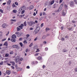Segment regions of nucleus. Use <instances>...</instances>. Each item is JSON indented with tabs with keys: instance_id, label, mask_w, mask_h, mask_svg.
<instances>
[{
	"instance_id": "obj_1",
	"label": "nucleus",
	"mask_w": 77,
	"mask_h": 77,
	"mask_svg": "<svg viewBox=\"0 0 77 77\" xmlns=\"http://www.w3.org/2000/svg\"><path fill=\"white\" fill-rule=\"evenodd\" d=\"M15 61L16 63H17L18 62L19 63H20V57L17 56L15 59Z\"/></svg>"
},
{
	"instance_id": "obj_2",
	"label": "nucleus",
	"mask_w": 77,
	"mask_h": 77,
	"mask_svg": "<svg viewBox=\"0 0 77 77\" xmlns=\"http://www.w3.org/2000/svg\"><path fill=\"white\" fill-rule=\"evenodd\" d=\"M62 9V6H60L59 9L55 11V12H60Z\"/></svg>"
},
{
	"instance_id": "obj_3",
	"label": "nucleus",
	"mask_w": 77,
	"mask_h": 77,
	"mask_svg": "<svg viewBox=\"0 0 77 77\" xmlns=\"http://www.w3.org/2000/svg\"><path fill=\"white\" fill-rule=\"evenodd\" d=\"M12 47L13 48H17V49H19V48H20V47L17 45H13Z\"/></svg>"
},
{
	"instance_id": "obj_4",
	"label": "nucleus",
	"mask_w": 77,
	"mask_h": 77,
	"mask_svg": "<svg viewBox=\"0 0 77 77\" xmlns=\"http://www.w3.org/2000/svg\"><path fill=\"white\" fill-rule=\"evenodd\" d=\"M35 24V22H30L29 23V26H31L33 25V24Z\"/></svg>"
},
{
	"instance_id": "obj_5",
	"label": "nucleus",
	"mask_w": 77,
	"mask_h": 77,
	"mask_svg": "<svg viewBox=\"0 0 77 77\" xmlns=\"http://www.w3.org/2000/svg\"><path fill=\"white\" fill-rule=\"evenodd\" d=\"M74 3L73 2H70V5L71 7H73L74 6Z\"/></svg>"
},
{
	"instance_id": "obj_6",
	"label": "nucleus",
	"mask_w": 77,
	"mask_h": 77,
	"mask_svg": "<svg viewBox=\"0 0 77 77\" xmlns=\"http://www.w3.org/2000/svg\"><path fill=\"white\" fill-rule=\"evenodd\" d=\"M16 35L17 36V37H20L21 36V33H19L18 32L16 33Z\"/></svg>"
},
{
	"instance_id": "obj_7",
	"label": "nucleus",
	"mask_w": 77,
	"mask_h": 77,
	"mask_svg": "<svg viewBox=\"0 0 77 77\" xmlns=\"http://www.w3.org/2000/svg\"><path fill=\"white\" fill-rule=\"evenodd\" d=\"M38 59L39 60H42V57L39 56L38 57Z\"/></svg>"
},
{
	"instance_id": "obj_8",
	"label": "nucleus",
	"mask_w": 77,
	"mask_h": 77,
	"mask_svg": "<svg viewBox=\"0 0 77 77\" xmlns=\"http://www.w3.org/2000/svg\"><path fill=\"white\" fill-rule=\"evenodd\" d=\"M11 41L13 42H15L16 41V40L15 38H12Z\"/></svg>"
},
{
	"instance_id": "obj_9",
	"label": "nucleus",
	"mask_w": 77,
	"mask_h": 77,
	"mask_svg": "<svg viewBox=\"0 0 77 77\" xmlns=\"http://www.w3.org/2000/svg\"><path fill=\"white\" fill-rule=\"evenodd\" d=\"M2 27H3V28H4V29L6 28V24L5 23L3 24L2 25Z\"/></svg>"
},
{
	"instance_id": "obj_10",
	"label": "nucleus",
	"mask_w": 77,
	"mask_h": 77,
	"mask_svg": "<svg viewBox=\"0 0 77 77\" xmlns=\"http://www.w3.org/2000/svg\"><path fill=\"white\" fill-rule=\"evenodd\" d=\"M6 74H8V75H9L10 74H11V71L8 70V71H7L6 72Z\"/></svg>"
},
{
	"instance_id": "obj_11",
	"label": "nucleus",
	"mask_w": 77,
	"mask_h": 77,
	"mask_svg": "<svg viewBox=\"0 0 77 77\" xmlns=\"http://www.w3.org/2000/svg\"><path fill=\"white\" fill-rule=\"evenodd\" d=\"M10 63H12V65H13V66H15V62L14 61H11L10 62Z\"/></svg>"
},
{
	"instance_id": "obj_12",
	"label": "nucleus",
	"mask_w": 77,
	"mask_h": 77,
	"mask_svg": "<svg viewBox=\"0 0 77 77\" xmlns=\"http://www.w3.org/2000/svg\"><path fill=\"white\" fill-rule=\"evenodd\" d=\"M76 20H75L74 19H73V20H72V23H75L76 22L77 23V19Z\"/></svg>"
},
{
	"instance_id": "obj_13",
	"label": "nucleus",
	"mask_w": 77,
	"mask_h": 77,
	"mask_svg": "<svg viewBox=\"0 0 77 77\" xmlns=\"http://www.w3.org/2000/svg\"><path fill=\"white\" fill-rule=\"evenodd\" d=\"M11 3V0H9L7 2V3L8 5H10Z\"/></svg>"
},
{
	"instance_id": "obj_14",
	"label": "nucleus",
	"mask_w": 77,
	"mask_h": 77,
	"mask_svg": "<svg viewBox=\"0 0 77 77\" xmlns=\"http://www.w3.org/2000/svg\"><path fill=\"white\" fill-rule=\"evenodd\" d=\"M62 14L63 16H65V15H66V13L65 12V11H63L62 13Z\"/></svg>"
},
{
	"instance_id": "obj_15",
	"label": "nucleus",
	"mask_w": 77,
	"mask_h": 77,
	"mask_svg": "<svg viewBox=\"0 0 77 77\" xmlns=\"http://www.w3.org/2000/svg\"><path fill=\"white\" fill-rule=\"evenodd\" d=\"M22 60H23V58H21L20 59L19 58V64H20V65L21 63V61H22Z\"/></svg>"
},
{
	"instance_id": "obj_16",
	"label": "nucleus",
	"mask_w": 77,
	"mask_h": 77,
	"mask_svg": "<svg viewBox=\"0 0 77 77\" xmlns=\"http://www.w3.org/2000/svg\"><path fill=\"white\" fill-rule=\"evenodd\" d=\"M36 30H37L38 31H39L40 30V27H38L36 28V29H35Z\"/></svg>"
},
{
	"instance_id": "obj_17",
	"label": "nucleus",
	"mask_w": 77,
	"mask_h": 77,
	"mask_svg": "<svg viewBox=\"0 0 77 77\" xmlns=\"http://www.w3.org/2000/svg\"><path fill=\"white\" fill-rule=\"evenodd\" d=\"M16 37L17 36L14 34L12 36V38H14L15 39V38H16Z\"/></svg>"
},
{
	"instance_id": "obj_18",
	"label": "nucleus",
	"mask_w": 77,
	"mask_h": 77,
	"mask_svg": "<svg viewBox=\"0 0 77 77\" xmlns=\"http://www.w3.org/2000/svg\"><path fill=\"white\" fill-rule=\"evenodd\" d=\"M33 6L32 5H31L29 7V10H32V9H33Z\"/></svg>"
},
{
	"instance_id": "obj_19",
	"label": "nucleus",
	"mask_w": 77,
	"mask_h": 77,
	"mask_svg": "<svg viewBox=\"0 0 77 77\" xmlns=\"http://www.w3.org/2000/svg\"><path fill=\"white\" fill-rule=\"evenodd\" d=\"M68 29L69 31H71V30L72 31V27L68 28Z\"/></svg>"
},
{
	"instance_id": "obj_20",
	"label": "nucleus",
	"mask_w": 77,
	"mask_h": 77,
	"mask_svg": "<svg viewBox=\"0 0 77 77\" xmlns=\"http://www.w3.org/2000/svg\"><path fill=\"white\" fill-rule=\"evenodd\" d=\"M63 52H64V53H65L67 51V50L65 49H63L62 50Z\"/></svg>"
},
{
	"instance_id": "obj_21",
	"label": "nucleus",
	"mask_w": 77,
	"mask_h": 77,
	"mask_svg": "<svg viewBox=\"0 0 77 77\" xmlns=\"http://www.w3.org/2000/svg\"><path fill=\"white\" fill-rule=\"evenodd\" d=\"M39 32L38 31L35 29L34 31V32L35 33V34H36Z\"/></svg>"
},
{
	"instance_id": "obj_22",
	"label": "nucleus",
	"mask_w": 77,
	"mask_h": 77,
	"mask_svg": "<svg viewBox=\"0 0 77 77\" xmlns=\"http://www.w3.org/2000/svg\"><path fill=\"white\" fill-rule=\"evenodd\" d=\"M4 45H6V47H7L8 46V42H5L4 44Z\"/></svg>"
},
{
	"instance_id": "obj_23",
	"label": "nucleus",
	"mask_w": 77,
	"mask_h": 77,
	"mask_svg": "<svg viewBox=\"0 0 77 77\" xmlns=\"http://www.w3.org/2000/svg\"><path fill=\"white\" fill-rule=\"evenodd\" d=\"M46 38V36L43 35L42 37V39H45Z\"/></svg>"
},
{
	"instance_id": "obj_24",
	"label": "nucleus",
	"mask_w": 77,
	"mask_h": 77,
	"mask_svg": "<svg viewBox=\"0 0 77 77\" xmlns=\"http://www.w3.org/2000/svg\"><path fill=\"white\" fill-rule=\"evenodd\" d=\"M64 7L66 9H67V8H68V6L66 4L64 5Z\"/></svg>"
},
{
	"instance_id": "obj_25",
	"label": "nucleus",
	"mask_w": 77,
	"mask_h": 77,
	"mask_svg": "<svg viewBox=\"0 0 77 77\" xmlns=\"http://www.w3.org/2000/svg\"><path fill=\"white\" fill-rule=\"evenodd\" d=\"M9 54H6L5 55V56L7 57H8V56H9Z\"/></svg>"
},
{
	"instance_id": "obj_26",
	"label": "nucleus",
	"mask_w": 77,
	"mask_h": 77,
	"mask_svg": "<svg viewBox=\"0 0 77 77\" xmlns=\"http://www.w3.org/2000/svg\"><path fill=\"white\" fill-rule=\"evenodd\" d=\"M12 74H15V75L17 74V72H15L14 71H12Z\"/></svg>"
},
{
	"instance_id": "obj_27",
	"label": "nucleus",
	"mask_w": 77,
	"mask_h": 77,
	"mask_svg": "<svg viewBox=\"0 0 77 77\" xmlns=\"http://www.w3.org/2000/svg\"><path fill=\"white\" fill-rule=\"evenodd\" d=\"M64 37L65 39H68V38H69L68 36L67 35L64 36Z\"/></svg>"
},
{
	"instance_id": "obj_28",
	"label": "nucleus",
	"mask_w": 77,
	"mask_h": 77,
	"mask_svg": "<svg viewBox=\"0 0 77 77\" xmlns=\"http://www.w3.org/2000/svg\"><path fill=\"white\" fill-rule=\"evenodd\" d=\"M17 69H18V71H21L22 70V68H17Z\"/></svg>"
},
{
	"instance_id": "obj_29",
	"label": "nucleus",
	"mask_w": 77,
	"mask_h": 77,
	"mask_svg": "<svg viewBox=\"0 0 77 77\" xmlns=\"http://www.w3.org/2000/svg\"><path fill=\"white\" fill-rule=\"evenodd\" d=\"M13 12H14V13H17V10H14L13 11Z\"/></svg>"
},
{
	"instance_id": "obj_30",
	"label": "nucleus",
	"mask_w": 77,
	"mask_h": 77,
	"mask_svg": "<svg viewBox=\"0 0 77 77\" xmlns=\"http://www.w3.org/2000/svg\"><path fill=\"white\" fill-rule=\"evenodd\" d=\"M32 45H33V43H31L29 45V47H31Z\"/></svg>"
},
{
	"instance_id": "obj_31",
	"label": "nucleus",
	"mask_w": 77,
	"mask_h": 77,
	"mask_svg": "<svg viewBox=\"0 0 77 77\" xmlns=\"http://www.w3.org/2000/svg\"><path fill=\"white\" fill-rule=\"evenodd\" d=\"M12 7L13 8H15L16 7V5H15L14 4H13Z\"/></svg>"
},
{
	"instance_id": "obj_32",
	"label": "nucleus",
	"mask_w": 77,
	"mask_h": 77,
	"mask_svg": "<svg viewBox=\"0 0 77 77\" xmlns=\"http://www.w3.org/2000/svg\"><path fill=\"white\" fill-rule=\"evenodd\" d=\"M17 31H20V30H21V29L19 27H17Z\"/></svg>"
},
{
	"instance_id": "obj_33",
	"label": "nucleus",
	"mask_w": 77,
	"mask_h": 77,
	"mask_svg": "<svg viewBox=\"0 0 77 77\" xmlns=\"http://www.w3.org/2000/svg\"><path fill=\"white\" fill-rule=\"evenodd\" d=\"M24 26H27V24H26V21L24 22Z\"/></svg>"
},
{
	"instance_id": "obj_34",
	"label": "nucleus",
	"mask_w": 77,
	"mask_h": 77,
	"mask_svg": "<svg viewBox=\"0 0 77 77\" xmlns=\"http://www.w3.org/2000/svg\"><path fill=\"white\" fill-rule=\"evenodd\" d=\"M5 53V51L2 50L1 51V53H2V54H3Z\"/></svg>"
},
{
	"instance_id": "obj_35",
	"label": "nucleus",
	"mask_w": 77,
	"mask_h": 77,
	"mask_svg": "<svg viewBox=\"0 0 77 77\" xmlns=\"http://www.w3.org/2000/svg\"><path fill=\"white\" fill-rule=\"evenodd\" d=\"M24 44H27V42L26 41V40H25L23 41Z\"/></svg>"
},
{
	"instance_id": "obj_36",
	"label": "nucleus",
	"mask_w": 77,
	"mask_h": 77,
	"mask_svg": "<svg viewBox=\"0 0 77 77\" xmlns=\"http://www.w3.org/2000/svg\"><path fill=\"white\" fill-rule=\"evenodd\" d=\"M15 4L17 6H18V2H15Z\"/></svg>"
},
{
	"instance_id": "obj_37",
	"label": "nucleus",
	"mask_w": 77,
	"mask_h": 77,
	"mask_svg": "<svg viewBox=\"0 0 77 77\" xmlns=\"http://www.w3.org/2000/svg\"><path fill=\"white\" fill-rule=\"evenodd\" d=\"M54 1H51V5H53V3H54Z\"/></svg>"
},
{
	"instance_id": "obj_38",
	"label": "nucleus",
	"mask_w": 77,
	"mask_h": 77,
	"mask_svg": "<svg viewBox=\"0 0 77 77\" xmlns=\"http://www.w3.org/2000/svg\"><path fill=\"white\" fill-rule=\"evenodd\" d=\"M11 21H14V22H15V21H16V20L12 19V20H11Z\"/></svg>"
},
{
	"instance_id": "obj_39",
	"label": "nucleus",
	"mask_w": 77,
	"mask_h": 77,
	"mask_svg": "<svg viewBox=\"0 0 77 77\" xmlns=\"http://www.w3.org/2000/svg\"><path fill=\"white\" fill-rule=\"evenodd\" d=\"M25 10H23L21 12V14H24V12H25Z\"/></svg>"
},
{
	"instance_id": "obj_40",
	"label": "nucleus",
	"mask_w": 77,
	"mask_h": 77,
	"mask_svg": "<svg viewBox=\"0 0 77 77\" xmlns=\"http://www.w3.org/2000/svg\"><path fill=\"white\" fill-rule=\"evenodd\" d=\"M43 44H47V42L46 41H44L43 42Z\"/></svg>"
},
{
	"instance_id": "obj_41",
	"label": "nucleus",
	"mask_w": 77,
	"mask_h": 77,
	"mask_svg": "<svg viewBox=\"0 0 77 77\" xmlns=\"http://www.w3.org/2000/svg\"><path fill=\"white\" fill-rule=\"evenodd\" d=\"M22 8L23 9V10H25L26 9V8L25 7H22Z\"/></svg>"
},
{
	"instance_id": "obj_42",
	"label": "nucleus",
	"mask_w": 77,
	"mask_h": 77,
	"mask_svg": "<svg viewBox=\"0 0 77 77\" xmlns=\"http://www.w3.org/2000/svg\"><path fill=\"white\" fill-rule=\"evenodd\" d=\"M39 53H37L36 54H35V56H38V54H39Z\"/></svg>"
},
{
	"instance_id": "obj_43",
	"label": "nucleus",
	"mask_w": 77,
	"mask_h": 77,
	"mask_svg": "<svg viewBox=\"0 0 77 77\" xmlns=\"http://www.w3.org/2000/svg\"><path fill=\"white\" fill-rule=\"evenodd\" d=\"M39 50L38 49H37V51H36V53H38V52H39Z\"/></svg>"
},
{
	"instance_id": "obj_44",
	"label": "nucleus",
	"mask_w": 77,
	"mask_h": 77,
	"mask_svg": "<svg viewBox=\"0 0 77 77\" xmlns=\"http://www.w3.org/2000/svg\"><path fill=\"white\" fill-rule=\"evenodd\" d=\"M50 30V29H49L48 28H46V31H48V30Z\"/></svg>"
},
{
	"instance_id": "obj_45",
	"label": "nucleus",
	"mask_w": 77,
	"mask_h": 77,
	"mask_svg": "<svg viewBox=\"0 0 77 77\" xmlns=\"http://www.w3.org/2000/svg\"><path fill=\"white\" fill-rule=\"evenodd\" d=\"M3 64V62L2 61L1 63H0V65H2Z\"/></svg>"
},
{
	"instance_id": "obj_46",
	"label": "nucleus",
	"mask_w": 77,
	"mask_h": 77,
	"mask_svg": "<svg viewBox=\"0 0 77 77\" xmlns=\"http://www.w3.org/2000/svg\"><path fill=\"white\" fill-rule=\"evenodd\" d=\"M74 2L77 5V0H74Z\"/></svg>"
},
{
	"instance_id": "obj_47",
	"label": "nucleus",
	"mask_w": 77,
	"mask_h": 77,
	"mask_svg": "<svg viewBox=\"0 0 77 77\" xmlns=\"http://www.w3.org/2000/svg\"><path fill=\"white\" fill-rule=\"evenodd\" d=\"M23 40V38H19V41H22Z\"/></svg>"
},
{
	"instance_id": "obj_48",
	"label": "nucleus",
	"mask_w": 77,
	"mask_h": 77,
	"mask_svg": "<svg viewBox=\"0 0 77 77\" xmlns=\"http://www.w3.org/2000/svg\"><path fill=\"white\" fill-rule=\"evenodd\" d=\"M35 63V62L34 61H32L31 63V64H32V65H34Z\"/></svg>"
},
{
	"instance_id": "obj_49",
	"label": "nucleus",
	"mask_w": 77,
	"mask_h": 77,
	"mask_svg": "<svg viewBox=\"0 0 77 77\" xmlns=\"http://www.w3.org/2000/svg\"><path fill=\"white\" fill-rule=\"evenodd\" d=\"M44 26V23H42L41 24V27H42Z\"/></svg>"
},
{
	"instance_id": "obj_50",
	"label": "nucleus",
	"mask_w": 77,
	"mask_h": 77,
	"mask_svg": "<svg viewBox=\"0 0 77 77\" xmlns=\"http://www.w3.org/2000/svg\"><path fill=\"white\" fill-rule=\"evenodd\" d=\"M0 11L1 12V13H3V11L2 9L0 10Z\"/></svg>"
},
{
	"instance_id": "obj_51",
	"label": "nucleus",
	"mask_w": 77,
	"mask_h": 77,
	"mask_svg": "<svg viewBox=\"0 0 77 77\" xmlns=\"http://www.w3.org/2000/svg\"><path fill=\"white\" fill-rule=\"evenodd\" d=\"M3 34H2V32H0V36H2Z\"/></svg>"
},
{
	"instance_id": "obj_52",
	"label": "nucleus",
	"mask_w": 77,
	"mask_h": 77,
	"mask_svg": "<svg viewBox=\"0 0 77 77\" xmlns=\"http://www.w3.org/2000/svg\"><path fill=\"white\" fill-rule=\"evenodd\" d=\"M11 66V68H12V69H15V67L14 66Z\"/></svg>"
},
{
	"instance_id": "obj_53",
	"label": "nucleus",
	"mask_w": 77,
	"mask_h": 77,
	"mask_svg": "<svg viewBox=\"0 0 77 77\" xmlns=\"http://www.w3.org/2000/svg\"><path fill=\"white\" fill-rule=\"evenodd\" d=\"M20 44L21 47H23V43H20Z\"/></svg>"
},
{
	"instance_id": "obj_54",
	"label": "nucleus",
	"mask_w": 77,
	"mask_h": 77,
	"mask_svg": "<svg viewBox=\"0 0 77 77\" xmlns=\"http://www.w3.org/2000/svg\"><path fill=\"white\" fill-rule=\"evenodd\" d=\"M29 51V49H28V48L26 49L25 50V51H26V53H27V51Z\"/></svg>"
},
{
	"instance_id": "obj_55",
	"label": "nucleus",
	"mask_w": 77,
	"mask_h": 77,
	"mask_svg": "<svg viewBox=\"0 0 77 77\" xmlns=\"http://www.w3.org/2000/svg\"><path fill=\"white\" fill-rule=\"evenodd\" d=\"M64 4L65 3L64 2H63L61 4V5L60 6H61L62 7H63V5H64Z\"/></svg>"
},
{
	"instance_id": "obj_56",
	"label": "nucleus",
	"mask_w": 77,
	"mask_h": 77,
	"mask_svg": "<svg viewBox=\"0 0 77 77\" xmlns=\"http://www.w3.org/2000/svg\"><path fill=\"white\" fill-rule=\"evenodd\" d=\"M75 72H77V67L75 69Z\"/></svg>"
},
{
	"instance_id": "obj_57",
	"label": "nucleus",
	"mask_w": 77,
	"mask_h": 77,
	"mask_svg": "<svg viewBox=\"0 0 77 77\" xmlns=\"http://www.w3.org/2000/svg\"><path fill=\"white\" fill-rule=\"evenodd\" d=\"M7 9H10V7L9 6H8L7 8Z\"/></svg>"
},
{
	"instance_id": "obj_58",
	"label": "nucleus",
	"mask_w": 77,
	"mask_h": 77,
	"mask_svg": "<svg viewBox=\"0 0 77 77\" xmlns=\"http://www.w3.org/2000/svg\"><path fill=\"white\" fill-rule=\"evenodd\" d=\"M6 38H4L2 40V41L3 42V41H6Z\"/></svg>"
},
{
	"instance_id": "obj_59",
	"label": "nucleus",
	"mask_w": 77,
	"mask_h": 77,
	"mask_svg": "<svg viewBox=\"0 0 77 77\" xmlns=\"http://www.w3.org/2000/svg\"><path fill=\"white\" fill-rule=\"evenodd\" d=\"M19 27L21 28V29H23V27L21 26L20 25L19 26Z\"/></svg>"
},
{
	"instance_id": "obj_60",
	"label": "nucleus",
	"mask_w": 77,
	"mask_h": 77,
	"mask_svg": "<svg viewBox=\"0 0 77 77\" xmlns=\"http://www.w3.org/2000/svg\"><path fill=\"white\" fill-rule=\"evenodd\" d=\"M48 48H46L45 49V51H47L48 50Z\"/></svg>"
},
{
	"instance_id": "obj_61",
	"label": "nucleus",
	"mask_w": 77,
	"mask_h": 77,
	"mask_svg": "<svg viewBox=\"0 0 77 77\" xmlns=\"http://www.w3.org/2000/svg\"><path fill=\"white\" fill-rule=\"evenodd\" d=\"M38 39V37H36L35 39H34V41H36Z\"/></svg>"
},
{
	"instance_id": "obj_62",
	"label": "nucleus",
	"mask_w": 77,
	"mask_h": 77,
	"mask_svg": "<svg viewBox=\"0 0 77 77\" xmlns=\"http://www.w3.org/2000/svg\"><path fill=\"white\" fill-rule=\"evenodd\" d=\"M42 68H45V65H43Z\"/></svg>"
},
{
	"instance_id": "obj_63",
	"label": "nucleus",
	"mask_w": 77,
	"mask_h": 77,
	"mask_svg": "<svg viewBox=\"0 0 77 77\" xmlns=\"http://www.w3.org/2000/svg\"><path fill=\"white\" fill-rule=\"evenodd\" d=\"M15 67H16V68L17 69V68H17V67H18V66L17 64L15 65Z\"/></svg>"
},
{
	"instance_id": "obj_64",
	"label": "nucleus",
	"mask_w": 77,
	"mask_h": 77,
	"mask_svg": "<svg viewBox=\"0 0 77 77\" xmlns=\"http://www.w3.org/2000/svg\"><path fill=\"white\" fill-rule=\"evenodd\" d=\"M26 68H27V69H29V68H30V67L29 66H27L26 67Z\"/></svg>"
}]
</instances>
